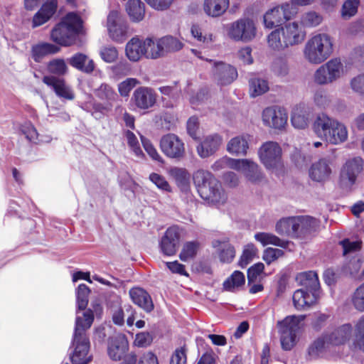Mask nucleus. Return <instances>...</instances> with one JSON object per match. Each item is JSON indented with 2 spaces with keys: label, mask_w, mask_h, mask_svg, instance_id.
<instances>
[{
  "label": "nucleus",
  "mask_w": 364,
  "mask_h": 364,
  "mask_svg": "<svg viewBox=\"0 0 364 364\" xmlns=\"http://www.w3.org/2000/svg\"><path fill=\"white\" fill-rule=\"evenodd\" d=\"M92 307L94 310L89 309L82 314V316H76L72 341L74 349L70 356L72 364H87L92 360L89 355L90 343L87 331L94 321V311L97 315L102 311L99 304L92 305Z\"/></svg>",
  "instance_id": "1"
},
{
  "label": "nucleus",
  "mask_w": 364,
  "mask_h": 364,
  "mask_svg": "<svg viewBox=\"0 0 364 364\" xmlns=\"http://www.w3.org/2000/svg\"><path fill=\"white\" fill-rule=\"evenodd\" d=\"M193 183L200 196L208 203H224L227 196L220 181L208 171L199 169L194 172Z\"/></svg>",
  "instance_id": "2"
},
{
  "label": "nucleus",
  "mask_w": 364,
  "mask_h": 364,
  "mask_svg": "<svg viewBox=\"0 0 364 364\" xmlns=\"http://www.w3.org/2000/svg\"><path fill=\"white\" fill-rule=\"evenodd\" d=\"M305 37L306 32L298 23L291 22L272 31L267 36V43L271 49L282 51L301 43Z\"/></svg>",
  "instance_id": "3"
},
{
  "label": "nucleus",
  "mask_w": 364,
  "mask_h": 364,
  "mask_svg": "<svg viewBox=\"0 0 364 364\" xmlns=\"http://www.w3.org/2000/svg\"><path fill=\"white\" fill-rule=\"evenodd\" d=\"M82 28L81 18L74 13H68L50 32V39L55 43L69 46L73 43Z\"/></svg>",
  "instance_id": "4"
},
{
  "label": "nucleus",
  "mask_w": 364,
  "mask_h": 364,
  "mask_svg": "<svg viewBox=\"0 0 364 364\" xmlns=\"http://www.w3.org/2000/svg\"><path fill=\"white\" fill-rule=\"evenodd\" d=\"M333 50V42L331 37L326 33H319L306 42L304 55L309 63L317 65L328 59Z\"/></svg>",
  "instance_id": "5"
},
{
  "label": "nucleus",
  "mask_w": 364,
  "mask_h": 364,
  "mask_svg": "<svg viewBox=\"0 0 364 364\" xmlns=\"http://www.w3.org/2000/svg\"><path fill=\"white\" fill-rule=\"evenodd\" d=\"M344 73L340 58H333L321 65L314 73V82L321 85L331 84L339 79Z\"/></svg>",
  "instance_id": "6"
},
{
  "label": "nucleus",
  "mask_w": 364,
  "mask_h": 364,
  "mask_svg": "<svg viewBox=\"0 0 364 364\" xmlns=\"http://www.w3.org/2000/svg\"><path fill=\"white\" fill-rule=\"evenodd\" d=\"M227 32L232 40L247 43L255 38L257 28L252 20L242 18L229 24Z\"/></svg>",
  "instance_id": "7"
},
{
  "label": "nucleus",
  "mask_w": 364,
  "mask_h": 364,
  "mask_svg": "<svg viewBox=\"0 0 364 364\" xmlns=\"http://www.w3.org/2000/svg\"><path fill=\"white\" fill-rule=\"evenodd\" d=\"M296 14L295 8L290 4L285 3L276 6L267 11L264 14V26L267 28H272L281 26L294 18Z\"/></svg>",
  "instance_id": "8"
},
{
  "label": "nucleus",
  "mask_w": 364,
  "mask_h": 364,
  "mask_svg": "<svg viewBox=\"0 0 364 364\" xmlns=\"http://www.w3.org/2000/svg\"><path fill=\"white\" fill-rule=\"evenodd\" d=\"M282 148L276 141H266L258 149L259 159L267 170L277 169L282 166Z\"/></svg>",
  "instance_id": "9"
},
{
  "label": "nucleus",
  "mask_w": 364,
  "mask_h": 364,
  "mask_svg": "<svg viewBox=\"0 0 364 364\" xmlns=\"http://www.w3.org/2000/svg\"><path fill=\"white\" fill-rule=\"evenodd\" d=\"M300 321L301 320L296 316H289L278 321L281 345L284 350H289L294 346Z\"/></svg>",
  "instance_id": "10"
},
{
  "label": "nucleus",
  "mask_w": 364,
  "mask_h": 364,
  "mask_svg": "<svg viewBox=\"0 0 364 364\" xmlns=\"http://www.w3.org/2000/svg\"><path fill=\"white\" fill-rule=\"evenodd\" d=\"M362 170L363 160L360 157H355L348 160L340 171L339 186L346 191L350 190Z\"/></svg>",
  "instance_id": "11"
},
{
  "label": "nucleus",
  "mask_w": 364,
  "mask_h": 364,
  "mask_svg": "<svg viewBox=\"0 0 364 364\" xmlns=\"http://www.w3.org/2000/svg\"><path fill=\"white\" fill-rule=\"evenodd\" d=\"M152 46L153 39L151 38L141 40L137 36L133 37L126 45L125 53L128 59L133 62L139 61L143 56L151 59L148 55Z\"/></svg>",
  "instance_id": "12"
},
{
  "label": "nucleus",
  "mask_w": 364,
  "mask_h": 364,
  "mask_svg": "<svg viewBox=\"0 0 364 364\" xmlns=\"http://www.w3.org/2000/svg\"><path fill=\"white\" fill-rule=\"evenodd\" d=\"M161 151L168 158L181 160L185 155L183 141L174 134H167L160 140Z\"/></svg>",
  "instance_id": "13"
},
{
  "label": "nucleus",
  "mask_w": 364,
  "mask_h": 364,
  "mask_svg": "<svg viewBox=\"0 0 364 364\" xmlns=\"http://www.w3.org/2000/svg\"><path fill=\"white\" fill-rule=\"evenodd\" d=\"M183 43L176 38L166 36L159 38L156 43L153 41V46L149 57L151 59H157L164 56L168 53L181 50Z\"/></svg>",
  "instance_id": "14"
},
{
  "label": "nucleus",
  "mask_w": 364,
  "mask_h": 364,
  "mask_svg": "<svg viewBox=\"0 0 364 364\" xmlns=\"http://www.w3.org/2000/svg\"><path fill=\"white\" fill-rule=\"evenodd\" d=\"M288 119L285 109L278 106H271L262 112L264 124L275 129H282L287 124Z\"/></svg>",
  "instance_id": "15"
},
{
  "label": "nucleus",
  "mask_w": 364,
  "mask_h": 364,
  "mask_svg": "<svg viewBox=\"0 0 364 364\" xmlns=\"http://www.w3.org/2000/svg\"><path fill=\"white\" fill-rule=\"evenodd\" d=\"M180 243V232L177 226L168 228L159 242L161 252L166 256L176 255Z\"/></svg>",
  "instance_id": "16"
},
{
  "label": "nucleus",
  "mask_w": 364,
  "mask_h": 364,
  "mask_svg": "<svg viewBox=\"0 0 364 364\" xmlns=\"http://www.w3.org/2000/svg\"><path fill=\"white\" fill-rule=\"evenodd\" d=\"M232 168L242 171L251 182L257 183L264 178L258 164L250 159H237V161H232Z\"/></svg>",
  "instance_id": "17"
},
{
  "label": "nucleus",
  "mask_w": 364,
  "mask_h": 364,
  "mask_svg": "<svg viewBox=\"0 0 364 364\" xmlns=\"http://www.w3.org/2000/svg\"><path fill=\"white\" fill-rule=\"evenodd\" d=\"M43 82L50 87L59 98L65 100H73L75 98L73 90L64 79L47 75L43 77Z\"/></svg>",
  "instance_id": "18"
},
{
  "label": "nucleus",
  "mask_w": 364,
  "mask_h": 364,
  "mask_svg": "<svg viewBox=\"0 0 364 364\" xmlns=\"http://www.w3.org/2000/svg\"><path fill=\"white\" fill-rule=\"evenodd\" d=\"M132 101L137 108L148 109L156 104V94L152 88L139 87L134 91Z\"/></svg>",
  "instance_id": "19"
},
{
  "label": "nucleus",
  "mask_w": 364,
  "mask_h": 364,
  "mask_svg": "<svg viewBox=\"0 0 364 364\" xmlns=\"http://www.w3.org/2000/svg\"><path fill=\"white\" fill-rule=\"evenodd\" d=\"M331 173V161L326 158L321 159L312 164L309 171L311 179L318 183H324L328 181Z\"/></svg>",
  "instance_id": "20"
},
{
  "label": "nucleus",
  "mask_w": 364,
  "mask_h": 364,
  "mask_svg": "<svg viewBox=\"0 0 364 364\" xmlns=\"http://www.w3.org/2000/svg\"><path fill=\"white\" fill-rule=\"evenodd\" d=\"M57 9V0H46L34 14L32 19V28L39 27L48 22L55 14Z\"/></svg>",
  "instance_id": "21"
},
{
  "label": "nucleus",
  "mask_w": 364,
  "mask_h": 364,
  "mask_svg": "<svg viewBox=\"0 0 364 364\" xmlns=\"http://www.w3.org/2000/svg\"><path fill=\"white\" fill-rule=\"evenodd\" d=\"M214 77L220 85L231 84L237 77V71L233 66L218 62L215 63Z\"/></svg>",
  "instance_id": "22"
},
{
  "label": "nucleus",
  "mask_w": 364,
  "mask_h": 364,
  "mask_svg": "<svg viewBox=\"0 0 364 364\" xmlns=\"http://www.w3.org/2000/svg\"><path fill=\"white\" fill-rule=\"evenodd\" d=\"M296 282L307 291L314 295L320 296V283L318 274L314 271H308L299 273L296 277Z\"/></svg>",
  "instance_id": "23"
},
{
  "label": "nucleus",
  "mask_w": 364,
  "mask_h": 364,
  "mask_svg": "<svg viewBox=\"0 0 364 364\" xmlns=\"http://www.w3.org/2000/svg\"><path fill=\"white\" fill-rule=\"evenodd\" d=\"M128 350V342L124 335H117L109 338L107 353L112 360H120Z\"/></svg>",
  "instance_id": "24"
},
{
  "label": "nucleus",
  "mask_w": 364,
  "mask_h": 364,
  "mask_svg": "<svg viewBox=\"0 0 364 364\" xmlns=\"http://www.w3.org/2000/svg\"><path fill=\"white\" fill-rule=\"evenodd\" d=\"M222 140V137L218 134L205 136L197 146L198 154L203 159L212 156L220 146Z\"/></svg>",
  "instance_id": "25"
},
{
  "label": "nucleus",
  "mask_w": 364,
  "mask_h": 364,
  "mask_svg": "<svg viewBox=\"0 0 364 364\" xmlns=\"http://www.w3.org/2000/svg\"><path fill=\"white\" fill-rule=\"evenodd\" d=\"M336 120V119L331 117L325 113L318 114L313 123V130L318 136L323 137L326 140Z\"/></svg>",
  "instance_id": "26"
},
{
  "label": "nucleus",
  "mask_w": 364,
  "mask_h": 364,
  "mask_svg": "<svg viewBox=\"0 0 364 364\" xmlns=\"http://www.w3.org/2000/svg\"><path fill=\"white\" fill-rule=\"evenodd\" d=\"M68 63L74 68L82 73L90 74L95 68L93 60L82 53H77L68 59Z\"/></svg>",
  "instance_id": "27"
},
{
  "label": "nucleus",
  "mask_w": 364,
  "mask_h": 364,
  "mask_svg": "<svg viewBox=\"0 0 364 364\" xmlns=\"http://www.w3.org/2000/svg\"><path fill=\"white\" fill-rule=\"evenodd\" d=\"M129 295L132 301L149 313L154 309V304L150 295L143 289L135 287L129 290Z\"/></svg>",
  "instance_id": "28"
},
{
  "label": "nucleus",
  "mask_w": 364,
  "mask_h": 364,
  "mask_svg": "<svg viewBox=\"0 0 364 364\" xmlns=\"http://www.w3.org/2000/svg\"><path fill=\"white\" fill-rule=\"evenodd\" d=\"M353 328L351 324L346 323L336 328L328 335H326V339L330 344L338 346L345 343L352 335Z\"/></svg>",
  "instance_id": "29"
},
{
  "label": "nucleus",
  "mask_w": 364,
  "mask_h": 364,
  "mask_svg": "<svg viewBox=\"0 0 364 364\" xmlns=\"http://www.w3.org/2000/svg\"><path fill=\"white\" fill-rule=\"evenodd\" d=\"M249 135L237 136L227 144V151L235 156H246L249 149Z\"/></svg>",
  "instance_id": "30"
},
{
  "label": "nucleus",
  "mask_w": 364,
  "mask_h": 364,
  "mask_svg": "<svg viewBox=\"0 0 364 364\" xmlns=\"http://www.w3.org/2000/svg\"><path fill=\"white\" fill-rule=\"evenodd\" d=\"M60 48L50 43L42 42L33 45L31 48V56L33 60L39 63L45 56L58 53Z\"/></svg>",
  "instance_id": "31"
},
{
  "label": "nucleus",
  "mask_w": 364,
  "mask_h": 364,
  "mask_svg": "<svg viewBox=\"0 0 364 364\" xmlns=\"http://www.w3.org/2000/svg\"><path fill=\"white\" fill-rule=\"evenodd\" d=\"M108 307L113 323L117 326H122L124 323L125 309L122 306L121 298L117 295L112 296L108 301Z\"/></svg>",
  "instance_id": "32"
},
{
  "label": "nucleus",
  "mask_w": 364,
  "mask_h": 364,
  "mask_svg": "<svg viewBox=\"0 0 364 364\" xmlns=\"http://www.w3.org/2000/svg\"><path fill=\"white\" fill-rule=\"evenodd\" d=\"M319 296L305 291L304 289H300L294 291L293 302L294 307L298 310H301L315 304Z\"/></svg>",
  "instance_id": "33"
},
{
  "label": "nucleus",
  "mask_w": 364,
  "mask_h": 364,
  "mask_svg": "<svg viewBox=\"0 0 364 364\" xmlns=\"http://www.w3.org/2000/svg\"><path fill=\"white\" fill-rule=\"evenodd\" d=\"M229 6V0H205L204 11L212 17H218L223 15Z\"/></svg>",
  "instance_id": "34"
},
{
  "label": "nucleus",
  "mask_w": 364,
  "mask_h": 364,
  "mask_svg": "<svg viewBox=\"0 0 364 364\" xmlns=\"http://www.w3.org/2000/svg\"><path fill=\"white\" fill-rule=\"evenodd\" d=\"M296 237L310 233L316 230L318 222L314 218L308 215L296 216Z\"/></svg>",
  "instance_id": "35"
},
{
  "label": "nucleus",
  "mask_w": 364,
  "mask_h": 364,
  "mask_svg": "<svg viewBox=\"0 0 364 364\" xmlns=\"http://www.w3.org/2000/svg\"><path fill=\"white\" fill-rule=\"evenodd\" d=\"M348 139V131L346 127L339 122L336 120L333 126H332L326 141L332 144H339L346 141Z\"/></svg>",
  "instance_id": "36"
},
{
  "label": "nucleus",
  "mask_w": 364,
  "mask_h": 364,
  "mask_svg": "<svg viewBox=\"0 0 364 364\" xmlns=\"http://www.w3.org/2000/svg\"><path fill=\"white\" fill-rule=\"evenodd\" d=\"M125 9L133 22H139L143 20L145 15V5L141 0H129Z\"/></svg>",
  "instance_id": "37"
},
{
  "label": "nucleus",
  "mask_w": 364,
  "mask_h": 364,
  "mask_svg": "<svg viewBox=\"0 0 364 364\" xmlns=\"http://www.w3.org/2000/svg\"><path fill=\"white\" fill-rule=\"evenodd\" d=\"M171 176L174 178L181 191L187 193L190 189L189 172L184 168L174 167L170 170Z\"/></svg>",
  "instance_id": "38"
},
{
  "label": "nucleus",
  "mask_w": 364,
  "mask_h": 364,
  "mask_svg": "<svg viewBox=\"0 0 364 364\" xmlns=\"http://www.w3.org/2000/svg\"><path fill=\"white\" fill-rule=\"evenodd\" d=\"M296 216L282 218L277 223L275 230L281 235L296 237Z\"/></svg>",
  "instance_id": "39"
},
{
  "label": "nucleus",
  "mask_w": 364,
  "mask_h": 364,
  "mask_svg": "<svg viewBox=\"0 0 364 364\" xmlns=\"http://www.w3.org/2000/svg\"><path fill=\"white\" fill-rule=\"evenodd\" d=\"M269 90V82L267 80L252 77L249 80V90L252 97H256L266 93Z\"/></svg>",
  "instance_id": "40"
},
{
  "label": "nucleus",
  "mask_w": 364,
  "mask_h": 364,
  "mask_svg": "<svg viewBox=\"0 0 364 364\" xmlns=\"http://www.w3.org/2000/svg\"><path fill=\"white\" fill-rule=\"evenodd\" d=\"M255 238L263 246L272 245L274 246L287 248L289 241L284 240L269 232H257L255 235Z\"/></svg>",
  "instance_id": "41"
},
{
  "label": "nucleus",
  "mask_w": 364,
  "mask_h": 364,
  "mask_svg": "<svg viewBox=\"0 0 364 364\" xmlns=\"http://www.w3.org/2000/svg\"><path fill=\"white\" fill-rule=\"evenodd\" d=\"M94 93L100 100L105 101L107 104L112 105L119 98L113 87L107 83H102L99 87L95 90Z\"/></svg>",
  "instance_id": "42"
},
{
  "label": "nucleus",
  "mask_w": 364,
  "mask_h": 364,
  "mask_svg": "<svg viewBox=\"0 0 364 364\" xmlns=\"http://www.w3.org/2000/svg\"><path fill=\"white\" fill-rule=\"evenodd\" d=\"M309 114L304 107H296L291 113V121L294 127L305 129L309 124Z\"/></svg>",
  "instance_id": "43"
},
{
  "label": "nucleus",
  "mask_w": 364,
  "mask_h": 364,
  "mask_svg": "<svg viewBox=\"0 0 364 364\" xmlns=\"http://www.w3.org/2000/svg\"><path fill=\"white\" fill-rule=\"evenodd\" d=\"M353 346L364 353V316L355 323L353 333Z\"/></svg>",
  "instance_id": "44"
},
{
  "label": "nucleus",
  "mask_w": 364,
  "mask_h": 364,
  "mask_svg": "<svg viewBox=\"0 0 364 364\" xmlns=\"http://www.w3.org/2000/svg\"><path fill=\"white\" fill-rule=\"evenodd\" d=\"M112 108V105L97 102H94L92 105L85 104L82 106L83 109L91 112L92 116L97 119H102L107 112L111 111Z\"/></svg>",
  "instance_id": "45"
},
{
  "label": "nucleus",
  "mask_w": 364,
  "mask_h": 364,
  "mask_svg": "<svg viewBox=\"0 0 364 364\" xmlns=\"http://www.w3.org/2000/svg\"><path fill=\"white\" fill-rule=\"evenodd\" d=\"M326 343H328L326 339V336L315 340L308 349L309 359H316L322 356L325 351Z\"/></svg>",
  "instance_id": "46"
},
{
  "label": "nucleus",
  "mask_w": 364,
  "mask_h": 364,
  "mask_svg": "<svg viewBox=\"0 0 364 364\" xmlns=\"http://www.w3.org/2000/svg\"><path fill=\"white\" fill-rule=\"evenodd\" d=\"M199 242L196 241H191L186 242L179 255V258L183 262H187L193 259L197 254L199 248Z\"/></svg>",
  "instance_id": "47"
},
{
  "label": "nucleus",
  "mask_w": 364,
  "mask_h": 364,
  "mask_svg": "<svg viewBox=\"0 0 364 364\" xmlns=\"http://www.w3.org/2000/svg\"><path fill=\"white\" fill-rule=\"evenodd\" d=\"M245 278L242 272L235 271L230 277L223 283V287L225 290L232 291L235 287H239L245 284Z\"/></svg>",
  "instance_id": "48"
},
{
  "label": "nucleus",
  "mask_w": 364,
  "mask_h": 364,
  "mask_svg": "<svg viewBox=\"0 0 364 364\" xmlns=\"http://www.w3.org/2000/svg\"><path fill=\"white\" fill-rule=\"evenodd\" d=\"M48 71L50 73L62 76L67 73L68 66L64 59L55 58L50 60L47 65Z\"/></svg>",
  "instance_id": "49"
},
{
  "label": "nucleus",
  "mask_w": 364,
  "mask_h": 364,
  "mask_svg": "<svg viewBox=\"0 0 364 364\" xmlns=\"http://www.w3.org/2000/svg\"><path fill=\"white\" fill-rule=\"evenodd\" d=\"M90 292V290L86 284H81L78 286L76 290V301L79 310H85L86 309Z\"/></svg>",
  "instance_id": "50"
},
{
  "label": "nucleus",
  "mask_w": 364,
  "mask_h": 364,
  "mask_svg": "<svg viewBox=\"0 0 364 364\" xmlns=\"http://www.w3.org/2000/svg\"><path fill=\"white\" fill-rule=\"evenodd\" d=\"M257 249L253 244L247 245L238 262L239 266L242 268L246 267L257 256Z\"/></svg>",
  "instance_id": "51"
},
{
  "label": "nucleus",
  "mask_w": 364,
  "mask_h": 364,
  "mask_svg": "<svg viewBox=\"0 0 364 364\" xmlns=\"http://www.w3.org/2000/svg\"><path fill=\"white\" fill-rule=\"evenodd\" d=\"M351 301L356 310L364 311V282L355 289L352 294Z\"/></svg>",
  "instance_id": "52"
},
{
  "label": "nucleus",
  "mask_w": 364,
  "mask_h": 364,
  "mask_svg": "<svg viewBox=\"0 0 364 364\" xmlns=\"http://www.w3.org/2000/svg\"><path fill=\"white\" fill-rule=\"evenodd\" d=\"M191 32L195 39L205 46H208L213 41V35L211 33H204L198 25H193Z\"/></svg>",
  "instance_id": "53"
},
{
  "label": "nucleus",
  "mask_w": 364,
  "mask_h": 364,
  "mask_svg": "<svg viewBox=\"0 0 364 364\" xmlns=\"http://www.w3.org/2000/svg\"><path fill=\"white\" fill-rule=\"evenodd\" d=\"M322 21V16L315 11H309L302 15L301 23L306 27H315Z\"/></svg>",
  "instance_id": "54"
},
{
  "label": "nucleus",
  "mask_w": 364,
  "mask_h": 364,
  "mask_svg": "<svg viewBox=\"0 0 364 364\" xmlns=\"http://www.w3.org/2000/svg\"><path fill=\"white\" fill-rule=\"evenodd\" d=\"M338 245L342 247L343 256L355 253L361 249L360 242L352 241L350 239L342 240L339 241Z\"/></svg>",
  "instance_id": "55"
},
{
  "label": "nucleus",
  "mask_w": 364,
  "mask_h": 364,
  "mask_svg": "<svg viewBox=\"0 0 364 364\" xmlns=\"http://www.w3.org/2000/svg\"><path fill=\"white\" fill-rule=\"evenodd\" d=\"M235 257V250L229 243H223L219 252L220 260L223 263H230Z\"/></svg>",
  "instance_id": "56"
},
{
  "label": "nucleus",
  "mask_w": 364,
  "mask_h": 364,
  "mask_svg": "<svg viewBox=\"0 0 364 364\" xmlns=\"http://www.w3.org/2000/svg\"><path fill=\"white\" fill-rule=\"evenodd\" d=\"M360 0H347L344 2L341 9L342 16L349 18L353 16L358 11Z\"/></svg>",
  "instance_id": "57"
},
{
  "label": "nucleus",
  "mask_w": 364,
  "mask_h": 364,
  "mask_svg": "<svg viewBox=\"0 0 364 364\" xmlns=\"http://www.w3.org/2000/svg\"><path fill=\"white\" fill-rule=\"evenodd\" d=\"M100 55L106 63L114 62L118 58V51L114 46H104L100 49Z\"/></svg>",
  "instance_id": "58"
},
{
  "label": "nucleus",
  "mask_w": 364,
  "mask_h": 364,
  "mask_svg": "<svg viewBox=\"0 0 364 364\" xmlns=\"http://www.w3.org/2000/svg\"><path fill=\"white\" fill-rule=\"evenodd\" d=\"M138 80L135 78H127L118 85V91L122 97L129 95L131 90L137 85Z\"/></svg>",
  "instance_id": "59"
},
{
  "label": "nucleus",
  "mask_w": 364,
  "mask_h": 364,
  "mask_svg": "<svg viewBox=\"0 0 364 364\" xmlns=\"http://www.w3.org/2000/svg\"><path fill=\"white\" fill-rule=\"evenodd\" d=\"M284 254V251L280 249L267 247L264 250L262 259L267 264H270L278 258L282 257Z\"/></svg>",
  "instance_id": "60"
},
{
  "label": "nucleus",
  "mask_w": 364,
  "mask_h": 364,
  "mask_svg": "<svg viewBox=\"0 0 364 364\" xmlns=\"http://www.w3.org/2000/svg\"><path fill=\"white\" fill-rule=\"evenodd\" d=\"M153 336L149 332H141L136 335L134 343L139 348H146L151 345Z\"/></svg>",
  "instance_id": "61"
},
{
  "label": "nucleus",
  "mask_w": 364,
  "mask_h": 364,
  "mask_svg": "<svg viewBox=\"0 0 364 364\" xmlns=\"http://www.w3.org/2000/svg\"><path fill=\"white\" fill-rule=\"evenodd\" d=\"M125 136L127 139L129 146L134 151L136 156H140L142 155V151L139 146L138 139L135 134L132 132L127 130L125 132Z\"/></svg>",
  "instance_id": "62"
},
{
  "label": "nucleus",
  "mask_w": 364,
  "mask_h": 364,
  "mask_svg": "<svg viewBox=\"0 0 364 364\" xmlns=\"http://www.w3.org/2000/svg\"><path fill=\"white\" fill-rule=\"evenodd\" d=\"M314 101L315 104L321 107L326 108L329 106L331 100L324 90H317L314 95Z\"/></svg>",
  "instance_id": "63"
},
{
  "label": "nucleus",
  "mask_w": 364,
  "mask_h": 364,
  "mask_svg": "<svg viewBox=\"0 0 364 364\" xmlns=\"http://www.w3.org/2000/svg\"><path fill=\"white\" fill-rule=\"evenodd\" d=\"M186 349L185 346L176 348L173 352L170 364H186Z\"/></svg>",
  "instance_id": "64"
}]
</instances>
